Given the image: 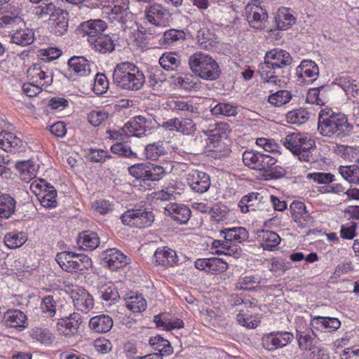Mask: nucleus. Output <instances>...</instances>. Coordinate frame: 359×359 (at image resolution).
<instances>
[{"instance_id": "obj_1", "label": "nucleus", "mask_w": 359, "mask_h": 359, "mask_svg": "<svg viewBox=\"0 0 359 359\" xmlns=\"http://www.w3.org/2000/svg\"><path fill=\"white\" fill-rule=\"evenodd\" d=\"M264 59L258 72L264 83L280 86L288 79L293 59L287 51L274 48L266 52Z\"/></svg>"}, {"instance_id": "obj_2", "label": "nucleus", "mask_w": 359, "mask_h": 359, "mask_svg": "<svg viewBox=\"0 0 359 359\" xmlns=\"http://www.w3.org/2000/svg\"><path fill=\"white\" fill-rule=\"evenodd\" d=\"M353 126L344 114L334 113L330 109H322L318 117V130L320 135L332 137L348 135Z\"/></svg>"}, {"instance_id": "obj_3", "label": "nucleus", "mask_w": 359, "mask_h": 359, "mask_svg": "<svg viewBox=\"0 0 359 359\" xmlns=\"http://www.w3.org/2000/svg\"><path fill=\"white\" fill-rule=\"evenodd\" d=\"M113 81L128 90H140L145 82L143 72L133 63L124 62L117 64L113 72Z\"/></svg>"}, {"instance_id": "obj_4", "label": "nucleus", "mask_w": 359, "mask_h": 359, "mask_svg": "<svg viewBox=\"0 0 359 359\" xmlns=\"http://www.w3.org/2000/svg\"><path fill=\"white\" fill-rule=\"evenodd\" d=\"M281 142L302 161L309 162L312 159L310 150L316 147V141L311 136L293 133L282 138Z\"/></svg>"}, {"instance_id": "obj_5", "label": "nucleus", "mask_w": 359, "mask_h": 359, "mask_svg": "<svg viewBox=\"0 0 359 359\" xmlns=\"http://www.w3.org/2000/svg\"><path fill=\"white\" fill-rule=\"evenodd\" d=\"M55 260L62 270L69 273H83L92 266V261L88 256L69 251L58 252Z\"/></svg>"}, {"instance_id": "obj_6", "label": "nucleus", "mask_w": 359, "mask_h": 359, "mask_svg": "<svg viewBox=\"0 0 359 359\" xmlns=\"http://www.w3.org/2000/svg\"><path fill=\"white\" fill-rule=\"evenodd\" d=\"M121 219L124 225L142 229L151 226L154 215L151 211L145 209H132L126 211L121 216Z\"/></svg>"}, {"instance_id": "obj_7", "label": "nucleus", "mask_w": 359, "mask_h": 359, "mask_svg": "<svg viewBox=\"0 0 359 359\" xmlns=\"http://www.w3.org/2000/svg\"><path fill=\"white\" fill-rule=\"evenodd\" d=\"M243 161L251 169L263 172L269 171L277 162L276 159L270 155L253 151H245L243 154Z\"/></svg>"}, {"instance_id": "obj_8", "label": "nucleus", "mask_w": 359, "mask_h": 359, "mask_svg": "<svg viewBox=\"0 0 359 359\" xmlns=\"http://www.w3.org/2000/svg\"><path fill=\"white\" fill-rule=\"evenodd\" d=\"M169 10L158 3L147 6L144 10V20L157 27H163L168 22Z\"/></svg>"}, {"instance_id": "obj_9", "label": "nucleus", "mask_w": 359, "mask_h": 359, "mask_svg": "<svg viewBox=\"0 0 359 359\" xmlns=\"http://www.w3.org/2000/svg\"><path fill=\"white\" fill-rule=\"evenodd\" d=\"M27 77L37 86L47 88L53 83V72L44 65L34 64L27 69Z\"/></svg>"}, {"instance_id": "obj_10", "label": "nucleus", "mask_w": 359, "mask_h": 359, "mask_svg": "<svg viewBox=\"0 0 359 359\" xmlns=\"http://www.w3.org/2000/svg\"><path fill=\"white\" fill-rule=\"evenodd\" d=\"M245 15L250 27L262 29L266 26L268 13L262 7L257 5V0L245 6Z\"/></svg>"}, {"instance_id": "obj_11", "label": "nucleus", "mask_w": 359, "mask_h": 359, "mask_svg": "<svg viewBox=\"0 0 359 359\" xmlns=\"http://www.w3.org/2000/svg\"><path fill=\"white\" fill-rule=\"evenodd\" d=\"M154 126V119L153 118L139 115L135 116L133 121L125 123L123 131L127 135L140 137L153 128Z\"/></svg>"}, {"instance_id": "obj_12", "label": "nucleus", "mask_w": 359, "mask_h": 359, "mask_svg": "<svg viewBox=\"0 0 359 359\" xmlns=\"http://www.w3.org/2000/svg\"><path fill=\"white\" fill-rule=\"evenodd\" d=\"M318 74V67L313 61L303 60L296 68V83L299 86L309 85L316 80Z\"/></svg>"}, {"instance_id": "obj_13", "label": "nucleus", "mask_w": 359, "mask_h": 359, "mask_svg": "<svg viewBox=\"0 0 359 359\" xmlns=\"http://www.w3.org/2000/svg\"><path fill=\"white\" fill-rule=\"evenodd\" d=\"M186 180L191 189L198 194L206 192L210 187V176L197 170L188 171L186 174Z\"/></svg>"}, {"instance_id": "obj_14", "label": "nucleus", "mask_w": 359, "mask_h": 359, "mask_svg": "<svg viewBox=\"0 0 359 359\" xmlns=\"http://www.w3.org/2000/svg\"><path fill=\"white\" fill-rule=\"evenodd\" d=\"M81 318L79 313H72L69 316H62L57 323V329L60 334L72 337L78 332Z\"/></svg>"}, {"instance_id": "obj_15", "label": "nucleus", "mask_w": 359, "mask_h": 359, "mask_svg": "<svg viewBox=\"0 0 359 359\" xmlns=\"http://www.w3.org/2000/svg\"><path fill=\"white\" fill-rule=\"evenodd\" d=\"M293 339V334L288 332H273L265 334L262 338L263 347L269 351L286 346Z\"/></svg>"}, {"instance_id": "obj_16", "label": "nucleus", "mask_w": 359, "mask_h": 359, "mask_svg": "<svg viewBox=\"0 0 359 359\" xmlns=\"http://www.w3.org/2000/svg\"><path fill=\"white\" fill-rule=\"evenodd\" d=\"M74 306L77 310L88 312L94 306V299L86 290L81 287H75L70 293Z\"/></svg>"}, {"instance_id": "obj_17", "label": "nucleus", "mask_w": 359, "mask_h": 359, "mask_svg": "<svg viewBox=\"0 0 359 359\" xmlns=\"http://www.w3.org/2000/svg\"><path fill=\"white\" fill-rule=\"evenodd\" d=\"M1 323L6 327L20 330H24L28 326L27 316L19 309L6 311L4 313Z\"/></svg>"}, {"instance_id": "obj_18", "label": "nucleus", "mask_w": 359, "mask_h": 359, "mask_svg": "<svg viewBox=\"0 0 359 359\" xmlns=\"http://www.w3.org/2000/svg\"><path fill=\"white\" fill-rule=\"evenodd\" d=\"M69 75L78 77L88 76L91 74L90 62L83 57L74 56L68 61Z\"/></svg>"}, {"instance_id": "obj_19", "label": "nucleus", "mask_w": 359, "mask_h": 359, "mask_svg": "<svg viewBox=\"0 0 359 359\" xmlns=\"http://www.w3.org/2000/svg\"><path fill=\"white\" fill-rule=\"evenodd\" d=\"M165 213L180 224H186L191 216V210L185 205L170 203L165 208Z\"/></svg>"}, {"instance_id": "obj_20", "label": "nucleus", "mask_w": 359, "mask_h": 359, "mask_svg": "<svg viewBox=\"0 0 359 359\" xmlns=\"http://www.w3.org/2000/svg\"><path fill=\"white\" fill-rule=\"evenodd\" d=\"M153 260L157 265L168 268L177 264L178 259L175 251L168 247H163L155 251Z\"/></svg>"}, {"instance_id": "obj_21", "label": "nucleus", "mask_w": 359, "mask_h": 359, "mask_svg": "<svg viewBox=\"0 0 359 359\" xmlns=\"http://www.w3.org/2000/svg\"><path fill=\"white\" fill-rule=\"evenodd\" d=\"M104 263L111 270H116L127 264V257L119 250L110 248L103 253Z\"/></svg>"}, {"instance_id": "obj_22", "label": "nucleus", "mask_w": 359, "mask_h": 359, "mask_svg": "<svg viewBox=\"0 0 359 359\" xmlns=\"http://www.w3.org/2000/svg\"><path fill=\"white\" fill-rule=\"evenodd\" d=\"M107 28V24L101 20H90L83 22L79 26V30L83 35L88 36V41L90 38H97L102 34V32Z\"/></svg>"}, {"instance_id": "obj_23", "label": "nucleus", "mask_w": 359, "mask_h": 359, "mask_svg": "<svg viewBox=\"0 0 359 359\" xmlns=\"http://www.w3.org/2000/svg\"><path fill=\"white\" fill-rule=\"evenodd\" d=\"M257 241L264 250L273 251L280 243L281 239L274 231L262 230L257 232Z\"/></svg>"}, {"instance_id": "obj_24", "label": "nucleus", "mask_w": 359, "mask_h": 359, "mask_svg": "<svg viewBox=\"0 0 359 359\" xmlns=\"http://www.w3.org/2000/svg\"><path fill=\"white\" fill-rule=\"evenodd\" d=\"M68 13L63 10H57L50 20V29L57 36L64 34L68 28Z\"/></svg>"}, {"instance_id": "obj_25", "label": "nucleus", "mask_w": 359, "mask_h": 359, "mask_svg": "<svg viewBox=\"0 0 359 359\" xmlns=\"http://www.w3.org/2000/svg\"><path fill=\"white\" fill-rule=\"evenodd\" d=\"M341 322L336 318L316 316L311 320V326L324 332H334L339 328Z\"/></svg>"}, {"instance_id": "obj_26", "label": "nucleus", "mask_w": 359, "mask_h": 359, "mask_svg": "<svg viewBox=\"0 0 359 359\" xmlns=\"http://www.w3.org/2000/svg\"><path fill=\"white\" fill-rule=\"evenodd\" d=\"M0 147L6 151H12L24 148V142L10 132L2 131L0 133Z\"/></svg>"}, {"instance_id": "obj_27", "label": "nucleus", "mask_w": 359, "mask_h": 359, "mask_svg": "<svg viewBox=\"0 0 359 359\" xmlns=\"http://www.w3.org/2000/svg\"><path fill=\"white\" fill-rule=\"evenodd\" d=\"M89 43L95 51L105 54L114 50V43L111 38L107 34H101L97 38H90Z\"/></svg>"}, {"instance_id": "obj_28", "label": "nucleus", "mask_w": 359, "mask_h": 359, "mask_svg": "<svg viewBox=\"0 0 359 359\" xmlns=\"http://www.w3.org/2000/svg\"><path fill=\"white\" fill-rule=\"evenodd\" d=\"M89 327L97 333H107L113 327V320L108 315H98L90 319Z\"/></svg>"}, {"instance_id": "obj_29", "label": "nucleus", "mask_w": 359, "mask_h": 359, "mask_svg": "<svg viewBox=\"0 0 359 359\" xmlns=\"http://www.w3.org/2000/svg\"><path fill=\"white\" fill-rule=\"evenodd\" d=\"M77 242L83 250H93L98 247L100 238L93 231H85L79 233Z\"/></svg>"}, {"instance_id": "obj_30", "label": "nucleus", "mask_w": 359, "mask_h": 359, "mask_svg": "<svg viewBox=\"0 0 359 359\" xmlns=\"http://www.w3.org/2000/svg\"><path fill=\"white\" fill-rule=\"evenodd\" d=\"M34 41V34L32 29L28 28L17 29L11 34V42L21 46H26L32 43Z\"/></svg>"}, {"instance_id": "obj_31", "label": "nucleus", "mask_w": 359, "mask_h": 359, "mask_svg": "<svg viewBox=\"0 0 359 359\" xmlns=\"http://www.w3.org/2000/svg\"><path fill=\"white\" fill-rule=\"evenodd\" d=\"M166 105L172 111H182L187 116L189 113L197 114L198 109L191 101H185L180 99H170L166 102Z\"/></svg>"}, {"instance_id": "obj_32", "label": "nucleus", "mask_w": 359, "mask_h": 359, "mask_svg": "<svg viewBox=\"0 0 359 359\" xmlns=\"http://www.w3.org/2000/svg\"><path fill=\"white\" fill-rule=\"evenodd\" d=\"M221 233H224V238L234 243H241L249 237L248 231L243 227H233L225 229L221 231Z\"/></svg>"}, {"instance_id": "obj_33", "label": "nucleus", "mask_w": 359, "mask_h": 359, "mask_svg": "<svg viewBox=\"0 0 359 359\" xmlns=\"http://www.w3.org/2000/svg\"><path fill=\"white\" fill-rule=\"evenodd\" d=\"M208 60L201 72H198V76L205 80L215 81L219 78L221 70L218 63L213 57H208Z\"/></svg>"}, {"instance_id": "obj_34", "label": "nucleus", "mask_w": 359, "mask_h": 359, "mask_svg": "<svg viewBox=\"0 0 359 359\" xmlns=\"http://www.w3.org/2000/svg\"><path fill=\"white\" fill-rule=\"evenodd\" d=\"M208 57H212L201 51L196 52L189 56L188 60L189 66L196 76H198V72H201L209 60Z\"/></svg>"}, {"instance_id": "obj_35", "label": "nucleus", "mask_w": 359, "mask_h": 359, "mask_svg": "<svg viewBox=\"0 0 359 359\" xmlns=\"http://www.w3.org/2000/svg\"><path fill=\"white\" fill-rule=\"evenodd\" d=\"M159 64L167 71H177L181 65L180 56L175 52H166L159 58Z\"/></svg>"}, {"instance_id": "obj_36", "label": "nucleus", "mask_w": 359, "mask_h": 359, "mask_svg": "<svg viewBox=\"0 0 359 359\" xmlns=\"http://www.w3.org/2000/svg\"><path fill=\"white\" fill-rule=\"evenodd\" d=\"M154 321L158 327L164 330H171L183 326L182 320L178 318L172 320L167 313H161L155 316Z\"/></svg>"}, {"instance_id": "obj_37", "label": "nucleus", "mask_w": 359, "mask_h": 359, "mask_svg": "<svg viewBox=\"0 0 359 359\" xmlns=\"http://www.w3.org/2000/svg\"><path fill=\"white\" fill-rule=\"evenodd\" d=\"M185 34L182 30L170 29L163 32V34L158 39V45L163 48H169L173 46L180 39H184Z\"/></svg>"}, {"instance_id": "obj_38", "label": "nucleus", "mask_w": 359, "mask_h": 359, "mask_svg": "<svg viewBox=\"0 0 359 359\" xmlns=\"http://www.w3.org/2000/svg\"><path fill=\"white\" fill-rule=\"evenodd\" d=\"M264 197L259 193L252 192L244 196L238 203L242 212H248L250 210H255L256 207L261 203Z\"/></svg>"}, {"instance_id": "obj_39", "label": "nucleus", "mask_w": 359, "mask_h": 359, "mask_svg": "<svg viewBox=\"0 0 359 359\" xmlns=\"http://www.w3.org/2000/svg\"><path fill=\"white\" fill-rule=\"evenodd\" d=\"M125 300L127 308L133 312H142L147 309V302L141 294L130 292Z\"/></svg>"}, {"instance_id": "obj_40", "label": "nucleus", "mask_w": 359, "mask_h": 359, "mask_svg": "<svg viewBox=\"0 0 359 359\" xmlns=\"http://www.w3.org/2000/svg\"><path fill=\"white\" fill-rule=\"evenodd\" d=\"M27 241V234L23 231H11L4 236V243L10 249L21 247Z\"/></svg>"}, {"instance_id": "obj_41", "label": "nucleus", "mask_w": 359, "mask_h": 359, "mask_svg": "<svg viewBox=\"0 0 359 359\" xmlns=\"http://www.w3.org/2000/svg\"><path fill=\"white\" fill-rule=\"evenodd\" d=\"M358 165L340 166L339 172L344 179L348 182L359 184V158L356 159Z\"/></svg>"}, {"instance_id": "obj_42", "label": "nucleus", "mask_w": 359, "mask_h": 359, "mask_svg": "<svg viewBox=\"0 0 359 359\" xmlns=\"http://www.w3.org/2000/svg\"><path fill=\"white\" fill-rule=\"evenodd\" d=\"M149 344L157 351L158 354L163 355H169L172 353V347L168 340L163 339L160 336H156L149 339Z\"/></svg>"}, {"instance_id": "obj_43", "label": "nucleus", "mask_w": 359, "mask_h": 359, "mask_svg": "<svg viewBox=\"0 0 359 359\" xmlns=\"http://www.w3.org/2000/svg\"><path fill=\"white\" fill-rule=\"evenodd\" d=\"M275 19L277 27L280 29H286L295 22L294 17L286 8L279 9Z\"/></svg>"}, {"instance_id": "obj_44", "label": "nucleus", "mask_w": 359, "mask_h": 359, "mask_svg": "<svg viewBox=\"0 0 359 359\" xmlns=\"http://www.w3.org/2000/svg\"><path fill=\"white\" fill-rule=\"evenodd\" d=\"M38 200L45 208H55L57 205V191L55 188L49 187L46 191H40L36 194Z\"/></svg>"}, {"instance_id": "obj_45", "label": "nucleus", "mask_w": 359, "mask_h": 359, "mask_svg": "<svg viewBox=\"0 0 359 359\" xmlns=\"http://www.w3.org/2000/svg\"><path fill=\"white\" fill-rule=\"evenodd\" d=\"M290 210L295 221L303 219L308 224L312 220L310 214L306 211L305 204L302 202L293 201L290 205Z\"/></svg>"}, {"instance_id": "obj_46", "label": "nucleus", "mask_w": 359, "mask_h": 359, "mask_svg": "<svg viewBox=\"0 0 359 359\" xmlns=\"http://www.w3.org/2000/svg\"><path fill=\"white\" fill-rule=\"evenodd\" d=\"M30 336L33 339L40 341L41 344L50 345L55 340V336L46 328L34 327L32 329Z\"/></svg>"}, {"instance_id": "obj_47", "label": "nucleus", "mask_w": 359, "mask_h": 359, "mask_svg": "<svg viewBox=\"0 0 359 359\" xmlns=\"http://www.w3.org/2000/svg\"><path fill=\"white\" fill-rule=\"evenodd\" d=\"M286 118L288 123L299 126L309 119L310 113L305 109L299 108L289 111Z\"/></svg>"}, {"instance_id": "obj_48", "label": "nucleus", "mask_w": 359, "mask_h": 359, "mask_svg": "<svg viewBox=\"0 0 359 359\" xmlns=\"http://www.w3.org/2000/svg\"><path fill=\"white\" fill-rule=\"evenodd\" d=\"M215 116H235L238 114V107L229 103L219 102L210 109Z\"/></svg>"}, {"instance_id": "obj_49", "label": "nucleus", "mask_w": 359, "mask_h": 359, "mask_svg": "<svg viewBox=\"0 0 359 359\" xmlns=\"http://www.w3.org/2000/svg\"><path fill=\"white\" fill-rule=\"evenodd\" d=\"M196 39L198 43L205 49L210 50L217 43L215 36L208 29H201L198 31Z\"/></svg>"}, {"instance_id": "obj_50", "label": "nucleus", "mask_w": 359, "mask_h": 359, "mask_svg": "<svg viewBox=\"0 0 359 359\" xmlns=\"http://www.w3.org/2000/svg\"><path fill=\"white\" fill-rule=\"evenodd\" d=\"M339 85L345 91L346 95L355 97L359 93V81L348 76H342L339 79Z\"/></svg>"}, {"instance_id": "obj_51", "label": "nucleus", "mask_w": 359, "mask_h": 359, "mask_svg": "<svg viewBox=\"0 0 359 359\" xmlns=\"http://www.w3.org/2000/svg\"><path fill=\"white\" fill-rule=\"evenodd\" d=\"M166 151L163 144L159 142H154L148 144L144 149V155L147 159L156 161L159 156L165 154Z\"/></svg>"}, {"instance_id": "obj_52", "label": "nucleus", "mask_w": 359, "mask_h": 359, "mask_svg": "<svg viewBox=\"0 0 359 359\" xmlns=\"http://www.w3.org/2000/svg\"><path fill=\"white\" fill-rule=\"evenodd\" d=\"M292 98V95L288 90H281L271 95L268 98V102L276 107L282 106Z\"/></svg>"}, {"instance_id": "obj_53", "label": "nucleus", "mask_w": 359, "mask_h": 359, "mask_svg": "<svg viewBox=\"0 0 359 359\" xmlns=\"http://www.w3.org/2000/svg\"><path fill=\"white\" fill-rule=\"evenodd\" d=\"M1 25H23L25 22L22 18L19 15V10L15 9L14 11L4 14L0 18Z\"/></svg>"}, {"instance_id": "obj_54", "label": "nucleus", "mask_w": 359, "mask_h": 359, "mask_svg": "<svg viewBox=\"0 0 359 359\" xmlns=\"http://www.w3.org/2000/svg\"><path fill=\"white\" fill-rule=\"evenodd\" d=\"M262 278L257 276H245L241 277L236 283V287L241 290H251L254 288V285L261 284Z\"/></svg>"}, {"instance_id": "obj_55", "label": "nucleus", "mask_w": 359, "mask_h": 359, "mask_svg": "<svg viewBox=\"0 0 359 359\" xmlns=\"http://www.w3.org/2000/svg\"><path fill=\"white\" fill-rule=\"evenodd\" d=\"M109 87L108 80L104 74L97 73L93 79V91L96 95L104 93Z\"/></svg>"}, {"instance_id": "obj_56", "label": "nucleus", "mask_w": 359, "mask_h": 359, "mask_svg": "<svg viewBox=\"0 0 359 359\" xmlns=\"http://www.w3.org/2000/svg\"><path fill=\"white\" fill-rule=\"evenodd\" d=\"M57 10H61L60 8H56V6L53 3L45 4L35 7L34 13L38 15L39 18H43L45 16H49V20L53 18V15L57 13Z\"/></svg>"}, {"instance_id": "obj_57", "label": "nucleus", "mask_w": 359, "mask_h": 359, "mask_svg": "<svg viewBox=\"0 0 359 359\" xmlns=\"http://www.w3.org/2000/svg\"><path fill=\"white\" fill-rule=\"evenodd\" d=\"M324 90V86L318 88H311L309 90L306 101L307 103L315 104L318 106H322L325 104L323 94L321 91Z\"/></svg>"}, {"instance_id": "obj_58", "label": "nucleus", "mask_w": 359, "mask_h": 359, "mask_svg": "<svg viewBox=\"0 0 359 359\" xmlns=\"http://www.w3.org/2000/svg\"><path fill=\"white\" fill-rule=\"evenodd\" d=\"M111 151L114 154L127 158H137V154L131 150L127 143L117 142L111 147Z\"/></svg>"}, {"instance_id": "obj_59", "label": "nucleus", "mask_w": 359, "mask_h": 359, "mask_svg": "<svg viewBox=\"0 0 359 359\" xmlns=\"http://www.w3.org/2000/svg\"><path fill=\"white\" fill-rule=\"evenodd\" d=\"M227 269L228 264L226 262L217 257H211L210 258L207 273L212 274L221 273L226 271Z\"/></svg>"}, {"instance_id": "obj_60", "label": "nucleus", "mask_w": 359, "mask_h": 359, "mask_svg": "<svg viewBox=\"0 0 359 359\" xmlns=\"http://www.w3.org/2000/svg\"><path fill=\"white\" fill-rule=\"evenodd\" d=\"M147 163H138L128 168L129 173L135 179L147 181Z\"/></svg>"}, {"instance_id": "obj_61", "label": "nucleus", "mask_w": 359, "mask_h": 359, "mask_svg": "<svg viewBox=\"0 0 359 359\" xmlns=\"http://www.w3.org/2000/svg\"><path fill=\"white\" fill-rule=\"evenodd\" d=\"M306 177L318 184H330L334 181V175L327 172L309 173Z\"/></svg>"}, {"instance_id": "obj_62", "label": "nucleus", "mask_w": 359, "mask_h": 359, "mask_svg": "<svg viewBox=\"0 0 359 359\" xmlns=\"http://www.w3.org/2000/svg\"><path fill=\"white\" fill-rule=\"evenodd\" d=\"M223 245H224V250H217L218 254L233 256L234 257H238L241 255L242 250L237 243L224 240V244Z\"/></svg>"}, {"instance_id": "obj_63", "label": "nucleus", "mask_w": 359, "mask_h": 359, "mask_svg": "<svg viewBox=\"0 0 359 359\" xmlns=\"http://www.w3.org/2000/svg\"><path fill=\"white\" fill-rule=\"evenodd\" d=\"M102 297L105 301H116L119 299V294L116 288L113 285H104L100 290Z\"/></svg>"}, {"instance_id": "obj_64", "label": "nucleus", "mask_w": 359, "mask_h": 359, "mask_svg": "<svg viewBox=\"0 0 359 359\" xmlns=\"http://www.w3.org/2000/svg\"><path fill=\"white\" fill-rule=\"evenodd\" d=\"M109 117L107 111H93L88 114V121L93 126H98Z\"/></svg>"}]
</instances>
